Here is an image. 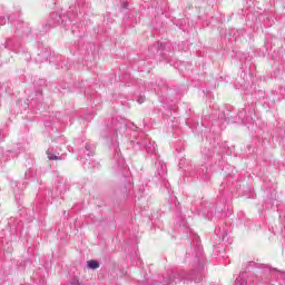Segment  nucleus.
Listing matches in <instances>:
<instances>
[{
	"label": "nucleus",
	"instance_id": "423d86ee",
	"mask_svg": "<svg viewBox=\"0 0 285 285\" xmlns=\"http://www.w3.org/2000/svg\"><path fill=\"white\" fill-rule=\"evenodd\" d=\"M72 284H73V285H79V279H76V278H75V279L72 281Z\"/></svg>",
	"mask_w": 285,
	"mask_h": 285
},
{
	"label": "nucleus",
	"instance_id": "0eeeda50",
	"mask_svg": "<svg viewBox=\"0 0 285 285\" xmlns=\"http://www.w3.org/2000/svg\"><path fill=\"white\" fill-rule=\"evenodd\" d=\"M281 277L284 279V284H285V274H281Z\"/></svg>",
	"mask_w": 285,
	"mask_h": 285
},
{
	"label": "nucleus",
	"instance_id": "20e7f679",
	"mask_svg": "<svg viewBox=\"0 0 285 285\" xmlns=\"http://www.w3.org/2000/svg\"><path fill=\"white\" fill-rule=\"evenodd\" d=\"M236 284L246 285V284H247L246 278H244L243 276H239V277L236 279Z\"/></svg>",
	"mask_w": 285,
	"mask_h": 285
},
{
	"label": "nucleus",
	"instance_id": "6e6552de",
	"mask_svg": "<svg viewBox=\"0 0 285 285\" xmlns=\"http://www.w3.org/2000/svg\"><path fill=\"white\" fill-rule=\"evenodd\" d=\"M148 150V153H153V150H150V149H147Z\"/></svg>",
	"mask_w": 285,
	"mask_h": 285
},
{
	"label": "nucleus",
	"instance_id": "39448f33",
	"mask_svg": "<svg viewBox=\"0 0 285 285\" xmlns=\"http://www.w3.org/2000/svg\"><path fill=\"white\" fill-rule=\"evenodd\" d=\"M144 101H146L145 97H141L140 99H138V104H144Z\"/></svg>",
	"mask_w": 285,
	"mask_h": 285
},
{
	"label": "nucleus",
	"instance_id": "f03ea898",
	"mask_svg": "<svg viewBox=\"0 0 285 285\" xmlns=\"http://www.w3.org/2000/svg\"><path fill=\"white\" fill-rule=\"evenodd\" d=\"M181 281V276L177 273H170L169 274V278H165V284H179V282Z\"/></svg>",
	"mask_w": 285,
	"mask_h": 285
},
{
	"label": "nucleus",
	"instance_id": "f257e3e1",
	"mask_svg": "<svg viewBox=\"0 0 285 285\" xmlns=\"http://www.w3.org/2000/svg\"><path fill=\"white\" fill-rule=\"evenodd\" d=\"M47 157L51 161H61V159H63V157L61 155H59V153H57V150H55V148H49L47 150Z\"/></svg>",
	"mask_w": 285,
	"mask_h": 285
},
{
	"label": "nucleus",
	"instance_id": "7ed1b4c3",
	"mask_svg": "<svg viewBox=\"0 0 285 285\" xmlns=\"http://www.w3.org/2000/svg\"><path fill=\"white\" fill-rule=\"evenodd\" d=\"M88 268H90L91 271H96V268H99V262L97 261H89L87 263Z\"/></svg>",
	"mask_w": 285,
	"mask_h": 285
}]
</instances>
